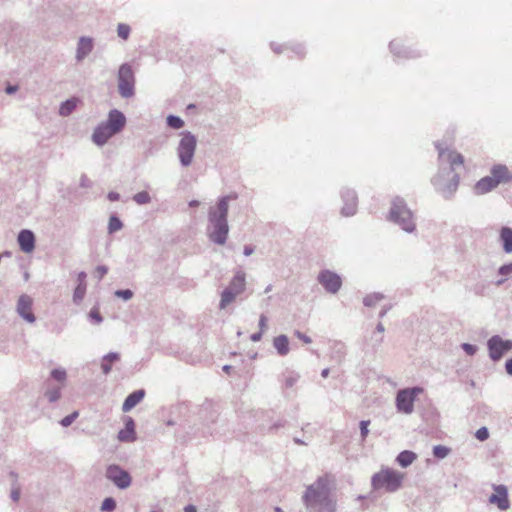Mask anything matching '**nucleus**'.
Returning <instances> with one entry per match:
<instances>
[{"label":"nucleus","mask_w":512,"mask_h":512,"mask_svg":"<svg viewBox=\"0 0 512 512\" xmlns=\"http://www.w3.org/2000/svg\"><path fill=\"white\" fill-rule=\"evenodd\" d=\"M301 500L307 512H336L337 503L331 496L329 475L319 476L308 485Z\"/></svg>","instance_id":"f257e3e1"},{"label":"nucleus","mask_w":512,"mask_h":512,"mask_svg":"<svg viewBox=\"0 0 512 512\" xmlns=\"http://www.w3.org/2000/svg\"><path fill=\"white\" fill-rule=\"evenodd\" d=\"M228 198L224 197L219 200L216 210L210 212V222L213 230L210 232V239L217 244H224L228 235Z\"/></svg>","instance_id":"f03ea898"},{"label":"nucleus","mask_w":512,"mask_h":512,"mask_svg":"<svg viewBox=\"0 0 512 512\" xmlns=\"http://www.w3.org/2000/svg\"><path fill=\"white\" fill-rule=\"evenodd\" d=\"M512 181V173L505 165H494L489 176L481 178L474 185V192L477 195L486 194L495 189L499 184H505Z\"/></svg>","instance_id":"7ed1b4c3"},{"label":"nucleus","mask_w":512,"mask_h":512,"mask_svg":"<svg viewBox=\"0 0 512 512\" xmlns=\"http://www.w3.org/2000/svg\"><path fill=\"white\" fill-rule=\"evenodd\" d=\"M404 473L391 468H382L372 476L371 484L373 489H384L386 492L394 493L398 491L404 480Z\"/></svg>","instance_id":"20e7f679"},{"label":"nucleus","mask_w":512,"mask_h":512,"mask_svg":"<svg viewBox=\"0 0 512 512\" xmlns=\"http://www.w3.org/2000/svg\"><path fill=\"white\" fill-rule=\"evenodd\" d=\"M389 219L399 224L407 232H412L415 229L412 212L406 207L402 199L396 198L393 201Z\"/></svg>","instance_id":"39448f33"},{"label":"nucleus","mask_w":512,"mask_h":512,"mask_svg":"<svg viewBox=\"0 0 512 512\" xmlns=\"http://www.w3.org/2000/svg\"><path fill=\"white\" fill-rule=\"evenodd\" d=\"M424 392L419 386L398 390L395 398V406L399 413L410 415L414 411L416 398Z\"/></svg>","instance_id":"423d86ee"},{"label":"nucleus","mask_w":512,"mask_h":512,"mask_svg":"<svg viewBox=\"0 0 512 512\" xmlns=\"http://www.w3.org/2000/svg\"><path fill=\"white\" fill-rule=\"evenodd\" d=\"M245 285V274L242 271H238L221 294L220 308H226L238 295L242 294L245 290Z\"/></svg>","instance_id":"0eeeda50"},{"label":"nucleus","mask_w":512,"mask_h":512,"mask_svg":"<svg viewBox=\"0 0 512 512\" xmlns=\"http://www.w3.org/2000/svg\"><path fill=\"white\" fill-rule=\"evenodd\" d=\"M487 349L490 359L497 362L512 350V340L503 339L500 335H493L487 341Z\"/></svg>","instance_id":"6e6552de"},{"label":"nucleus","mask_w":512,"mask_h":512,"mask_svg":"<svg viewBox=\"0 0 512 512\" xmlns=\"http://www.w3.org/2000/svg\"><path fill=\"white\" fill-rule=\"evenodd\" d=\"M105 476L117 488L122 490L127 489L132 483L130 474L116 464H111L106 468Z\"/></svg>","instance_id":"1a4fd4ad"},{"label":"nucleus","mask_w":512,"mask_h":512,"mask_svg":"<svg viewBox=\"0 0 512 512\" xmlns=\"http://www.w3.org/2000/svg\"><path fill=\"white\" fill-rule=\"evenodd\" d=\"M195 149L196 138L190 133L184 134L178 147V155L182 165L188 166L191 164Z\"/></svg>","instance_id":"9d476101"},{"label":"nucleus","mask_w":512,"mask_h":512,"mask_svg":"<svg viewBox=\"0 0 512 512\" xmlns=\"http://www.w3.org/2000/svg\"><path fill=\"white\" fill-rule=\"evenodd\" d=\"M118 87L123 97L127 98L133 95L134 74L131 67L127 64L122 65L119 69Z\"/></svg>","instance_id":"9b49d317"},{"label":"nucleus","mask_w":512,"mask_h":512,"mask_svg":"<svg viewBox=\"0 0 512 512\" xmlns=\"http://www.w3.org/2000/svg\"><path fill=\"white\" fill-rule=\"evenodd\" d=\"M318 281L330 293H336L342 285L340 276L329 270L320 272Z\"/></svg>","instance_id":"f8f14e48"},{"label":"nucleus","mask_w":512,"mask_h":512,"mask_svg":"<svg viewBox=\"0 0 512 512\" xmlns=\"http://www.w3.org/2000/svg\"><path fill=\"white\" fill-rule=\"evenodd\" d=\"M494 493L490 495L489 502L496 505L500 510L505 511L510 507L508 490L504 485H494Z\"/></svg>","instance_id":"ddd939ff"},{"label":"nucleus","mask_w":512,"mask_h":512,"mask_svg":"<svg viewBox=\"0 0 512 512\" xmlns=\"http://www.w3.org/2000/svg\"><path fill=\"white\" fill-rule=\"evenodd\" d=\"M439 159L447 162L451 169L455 170L458 167L464 165V157L461 153L456 150L444 149L440 145H437Z\"/></svg>","instance_id":"4468645a"},{"label":"nucleus","mask_w":512,"mask_h":512,"mask_svg":"<svg viewBox=\"0 0 512 512\" xmlns=\"http://www.w3.org/2000/svg\"><path fill=\"white\" fill-rule=\"evenodd\" d=\"M125 123V116L118 110H112L109 113L107 122L104 124L112 129V133L116 134L123 129Z\"/></svg>","instance_id":"2eb2a0df"},{"label":"nucleus","mask_w":512,"mask_h":512,"mask_svg":"<svg viewBox=\"0 0 512 512\" xmlns=\"http://www.w3.org/2000/svg\"><path fill=\"white\" fill-rule=\"evenodd\" d=\"M120 442H134L136 440L135 422L131 417H128L125 421L124 429L118 432L117 436Z\"/></svg>","instance_id":"dca6fc26"},{"label":"nucleus","mask_w":512,"mask_h":512,"mask_svg":"<svg viewBox=\"0 0 512 512\" xmlns=\"http://www.w3.org/2000/svg\"><path fill=\"white\" fill-rule=\"evenodd\" d=\"M18 244L25 253H31L35 248V236L30 230H22L18 235Z\"/></svg>","instance_id":"f3484780"},{"label":"nucleus","mask_w":512,"mask_h":512,"mask_svg":"<svg viewBox=\"0 0 512 512\" xmlns=\"http://www.w3.org/2000/svg\"><path fill=\"white\" fill-rule=\"evenodd\" d=\"M146 392L144 389H139L130 393L123 402L122 411L129 412L137 406L145 397Z\"/></svg>","instance_id":"a211bd4d"},{"label":"nucleus","mask_w":512,"mask_h":512,"mask_svg":"<svg viewBox=\"0 0 512 512\" xmlns=\"http://www.w3.org/2000/svg\"><path fill=\"white\" fill-rule=\"evenodd\" d=\"M114 134L115 133H112V129L110 127H107L104 123H102L95 129L92 139L97 145H103Z\"/></svg>","instance_id":"6ab92c4d"},{"label":"nucleus","mask_w":512,"mask_h":512,"mask_svg":"<svg viewBox=\"0 0 512 512\" xmlns=\"http://www.w3.org/2000/svg\"><path fill=\"white\" fill-rule=\"evenodd\" d=\"M19 315L25 320H35L32 313V300L28 296H21L17 306Z\"/></svg>","instance_id":"aec40b11"},{"label":"nucleus","mask_w":512,"mask_h":512,"mask_svg":"<svg viewBox=\"0 0 512 512\" xmlns=\"http://www.w3.org/2000/svg\"><path fill=\"white\" fill-rule=\"evenodd\" d=\"M62 388L63 387L59 385H52L48 380L46 383V390L43 395L48 400V402L54 403L61 398Z\"/></svg>","instance_id":"412c9836"},{"label":"nucleus","mask_w":512,"mask_h":512,"mask_svg":"<svg viewBox=\"0 0 512 512\" xmlns=\"http://www.w3.org/2000/svg\"><path fill=\"white\" fill-rule=\"evenodd\" d=\"M273 346L280 356H286L289 353V341L285 335L275 337L273 340Z\"/></svg>","instance_id":"4be33fe9"},{"label":"nucleus","mask_w":512,"mask_h":512,"mask_svg":"<svg viewBox=\"0 0 512 512\" xmlns=\"http://www.w3.org/2000/svg\"><path fill=\"white\" fill-rule=\"evenodd\" d=\"M417 459V454L410 450H404L396 457V462L402 467L407 468Z\"/></svg>","instance_id":"5701e85b"},{"label":"nucleus","mask_w":512,"mask_h":512,"mask_svg":"<svg viewBox=\"0 0 512 512\" xmlns=\"http://www.w3.org/2000/svg\"><path fill=\"white\" fill-rule=\"evenodd\" d=\"M385 328L381 322H378L377 325L372 329L371 335L366 336V339L371 342L373 346L379 345L384 338Z\"/></svg>","instance_id":"b1692460"},{"label":"nucleus","mask_w":512,"mask_h":512,"mask_svg":"<svg viewBox=\"0 0 512 512\" xmlns=\"http://www.w3.org/2000/svg\"><path fill=\"white\" fill-rule=\"evenodd\" d=\"M385 297L379 293H371L364 297L363 303L367 307H384Z\"/></svg>","instance_id":"393cba45"},{"label":"nucleus","mask_w":512,"mask_h":512,"mask_svg":"<svg viewBox=\"0 0 512 512\" xmlns=\"http://www.w3.org/2000/svg\"><path fill=\"white\" fill-rule=\"evenodd\" d=\"M500 239L506 253H512V228L503 227L500 231Z\"/></svg>","instance_id":"a878e982"},{"label":"nucleus","mask_w":512,"mask_h":512,"mask_svg":"<svg viewBox=\"0 0 512 512\" xmlns=\"http://www.w3.org/2000/svg\"><path fill=\"white\" fill-rule=\"evenodd\" d=\"M92 40L89 38H81L78 43L77 58H84L92 50Z\"/></svg>","instance_id":"bb28decb"},{"label":"nucleus","mask_w":512,"mask_h":512,"mask_svg":"<svg viewBox=\"0 0 512 512\" xmlns=\"http://www.w3.org/2000/svg\"><path fill=\"white\" fill-rule=\"evenodd\" d=\"M357 201L354 195H348L345 201V205L342 208V214L345 216H352L356 213Z\"/></svg>","instance_id":"cd10ccee"},{"label":"nucleus","mask_w":512,"mask_h":512,"mask_svg":"<svg viewBox=\"0 0 512 512\" xmlns=\"http://www.w3.org/2000/svg\"><path fill=\"white\" fill-rule=\"evenodd\" d=\"M50 376L53 380L58 382L59 386L64 387L67 380V372L64 368H55L50 372Z\"/></svg>","instance_id":"c85d7f7f"},{"label":"nucleus","mask_w":512,"mask_h":512,"mask_svg":"<svg viewBox=\"0 0 512 512\" xmlns=\"http://www.w3.org/2000/svg\"><path fill=\"white\" fill-rule=\"evenodd\" d=\"M77 106V99H70L64 102L60 107V114L62 116L69 115Z\"/></svg>","instance_id":"c756f323"},{"label":"nucleus","mask_w":512,"mask_h":512,"mask_svg":"<svg viewBox=\"0 0 512 512\" xmlns=\"http://www.w3.org/2000/svg\"><path fill=\"white\" fill-rule=\"evenodd\" d=\"M102 512H113L116 509V501L112 497H107L103 500L101 504Z\"/></svg>","instance_id":"7c9ffc66"},{"label":"nucleus","mask_w":512,"mask_h":512,"mask_svg":"<svg viewBox=\"0 0 512 512\" xmlns=\"http://www.w3.org/2000/svg\"><path fill=\"white\" fill-rule=\"evenodd\" d=\"M449 452V448L443 445H436L433 447V455L438 459H444L448 456Z\"/></svg>","instance_id":"2f4dec72"},{"label":"nucleus","mask_w":512,"mask_h":512,"mask_svg":"<svg viewBox=\"0 0 512 512\" xmlns=\"http://www.w3.org/2000/svg\"><path fill=\"white\" fill-rule=\"evenodd\" d=\"M167 123L171 128L180 129L184 126V122L177 116L170 115L167 117Z\"/></svg>","instance_id":"473e14b6"},{"label":"nucleus","mask_w":512,"mask_h":512,"mask_svg":"<svg viewBox=\"0 0 512 512\" xmlns=\"http://www.w3.org/2000/svg\"><path fill=\"white\" fill-rule=\"evenodd\" d=\"M130 27L127 24H119L117 27V34L123 40H127L130 34Z\"/></svg>","instance_id":"72a5a7b5"},{"label":"nucleus","mask_w":512,"mask_h":512,"mask_svg":"<svg viewBox=\"0 0 512 512\" xmlns=\"http://www.w3.org/2000/svg\"><path fill=\"white\" fill-rule=\"evenodd\" d=\"M121 227H122V223L117 217H115V216L110 217L109 226H108L110 233L120 230Z\"/></svg>","instance_id":"f704fd0d"},{"label":"nucleus","mask_w":512,"mask_h":512,"mask_svg":"<svg viewBox=\"0 0 512 512\" xmlns=\"http://www.w3.org/2000/svg\"><path fill=\"white\" fill-rule=\"evenodd\" d=\"M299 380V375L296 373H290L285 377L284 384L286 388L293 387Z\"/></svg>","instance_id":"c9c22d12"},{"label":"nucleus","mask_w":512,"mask_h":512,"mask_svg":"<svg viewBox=\"0 0 512 512\" xmlns=\"http://www.w3.org/2000/svg\"><path fill=\"white\" fill-rule=\"evenodd\" d=\"M78 415H79V413L77 411H74L73 413H71V414L65 416L63 419H61L60 424L63 427H68L76 420Z\"/></svg>","instance_id":"e433bc0d"},{"label":"nucleus","mask_w":512,"mask_h":512,"mask_svg":"<svg viewBox=\"0 0 512 512\" xmlns=\"http://www.w3.org/2000/svg\"><path fill=\"white\" fill-rule=\"evenodd\" d=\"M133 199L138 204H146L150 201V196H149L148 192L142 191V192L135 194Z\"/></svg>","instance_id":"4c0bfd02"},{"label":"nucleus","mask_w":512,"mask_h":512,"mask_svg":"<svg viewBox=\"0 0 512 512\" xmlns=\"http://www.w3.org/2000/svg\"><path fill=\"white\" fill-rule=\"evenodd\" d=\"M369 424H370V421L369 420H362L360 422V434H361V439L362 440H365L368 433H369Z\"/></svg>","instance_id":"58836bf2"},{"label":"nucleus","mask_w":512,"mask_h":512,"mask_svg":"<svg viewBox=\"0 0 512 512\" xmlns=\"http://www.w3.org/2000/svg\"><path fill=\"white\" fill-rule=\"evenodd\" d=\"M475 437L479 440V441H485L488 439L489 437V431L486 427H481L479 428L476 433H475Z\"/></svg>","instance_id":"ea45409f"},{"label":"nucleus","mask_w":512,"mask_h":512,"mask_svg":"<svg viewBox=\"0 0 512 512\" xmlns=\"http://www.w3.org/2000/svg\"><path fill=\"white\" fill-rule=\"evenodd\" d=\"M86 291L85 284L79 283V285L76 287L74 292V299L75 300H82L84 297Z\"/></svg>","instance_id":"a19ab883"},{"label":"nucleus","mask_w":512,"mask_h":512,"mask_svg":"<svg viewBox=\"0 0 512 512\" xmlns=\"http://www.w3.org/2000/svg\"><path fill=\"white\" fill-rule=\"evenodd\" d=\"M462 349L470 356L474 355L477 352V347L469 343H463Z\"/></svg>","instance_id":"79ce46f5"},{"label":"nucleus","mask_w":512,"mask_h":512,"mask_svg":"<svg viewBox=\"0 0 512 512\" xmlns=\"http://www.w3.org/2000/svg\"><path fill=\"white\" fill-rule=\"evenodd\" d=\"M118 297H121L123 298L124 300H128L132 297L133 293L131 290L129 289H126V290H118L116 291L115 293Z\"/></svg>","instance_id":"37998d69"},{"label":"nucleus","mask_w":512,"mask_h":512,"mask_svg":"<svg viewBox=\"0 0 512 512\" xmlns=\"http://www.w3.org/2000/svg\"><path fill=\"white\" fill-rule=\"evenodd\" d=\"M511 273H512V263L505 264V265L501 266L500 269H499V274L500 275L508 276Z\"/></svg>","instance_id":"c03bdc74"},{"label":"nucleus","mask_w":512,"mask_h":512,"mask_svg":"<svg viewBox=\"0 0 512 512\" xmlns=\"http://www.w3.org/2000/svg\"><path fill=\"white\" fill-rule=\"evenodd\" d=\"M103 358L105 359V361L114 363L119 360L120 356L116 352H110L107 355H105Z\"/></svg>","instance_id":"a18cd8bd"},{"label":"nucleus","mask_w":512,"mask_h":512,"mask_svg":"<svg viewBox=\"0 0 512 512\" xmlns=\"http://www.w3.org/2000/svg\"><path fill=\"white\" fill-rule=\"evenodd\" d=\"M111 362L105 361V359H102L101 368L104 374H108L111 371Z\"/></svg>","instance_id":"49530a36"},{"label":"nucleus","mask_w":512,"mask_h":512,"mask_svg":"<svg viewBox=\"0 0 512 512\" xmlns=\"http://www.w3.org/2000/svg\"><path fill=\"white\" fill-rule=\"evenodd\" d=\"M20 498V489L19 488H13L11 491V499L14 502H17Z\"/></svg>","instance_id":"de8ad7c7"},{"label":"nucleus","mask_w":512,"mask_h":512,"mask_svg":"<svg viewBox=\"0 0 512 512\" xmlns=\"http://www.w3.org/2000/svg\"><path fill=\"white\" fill-rule=\"evenodd\" d=\"M295 335L301 339L303 342L305 343H310L311 342V338L303 333H301L300 331H296L295 332Z\"/></svg>","instance_id":"09e8293b"},{"label":"nucleus","mask_w":512,"mask_h":512,"mask_svg":"<svg viewBox=\"0 0 512 512\" xmlns=\"http://www.w3.org/2000/svg\"><path fill=\"white\" fill-rule=\"evenodd\" d=\"M506 373L512 376V357L505 363Z\"/></svg>","instance_id":"8fccbe9b"},{"label":"nucleus","mask_w":512,"mask_h":512,"mask_svg":"<svg viewBox=\"0 0 512 512\" xmlns=\"http://www.w3.org/2000/svg\"><path fill=\"white\" fill-rule=\"evenodd\" d=\"M96 273L98 274L99 278H102L107 273V268L104 266H98L96 268Z\"/></svg>","instance_id":"3c124183"},{"label":"nucleus","mask_w":512,"mask_h":512,"mask_svg":"<svg viewBox=\"0 0 512 512\" xmlns=\"http://www.w3.org/2000/svg\"><path fill=\"white\" fill-rule=\"evenodd\" d=\"M261 336H262L261 332H256V333L251 334L250 339L253 342H257L261 339Z\"/></svg>","instance_id":"603ef678"},{"label":"nucleus","mask_w":512,"mask_h":512,"mask_svg":"<svg viewBox=\"0 0 512 512\" xmlns=\"http://www.w3.org/2000/svg\"><path fill=\"white\" fill-rule=\"evenodd\" d=\"M458 183H459V176L458 175H455L453 177V183H452V189H451V192H454L458 186Z\"/></svg>","instance_id":"864d4df0"},{"label":"nucleus","mask_w":512,"mask_h":512,"mask_svg":"<svg viewBox=\"0 0 512 512\" xmlns=\"http://www.w3.org/2000/svg\"><path fill=\"white\" fill-rule=\"evenodd\" d=\"M184 511L185 512H197L196 507L194 505H187L184 508Z\"/></svg>","instance_id":"5fc2aeb1"},{"label":"nucleus","mask_w":512,"mask_h":512,"mask_svg":"<svg viewBox=\"0 0 512 512\" xmlns=\"http://www.w3.org/2000/svg\"><path fill=\"white\" fill-rule=\"evenodd\" d=\"M284 426V421L282 420H279L277 421L276 423L273 424V426L271 427L272 429H278L280 427H283Z\"/></svg>","instance_id":"6e6d98bb"},{"label":"nucleus","mask_w":512,"mask_h":512,"mask_svg":"<svg viewBox=\"0 0 512 512\" xmlns=\"http://www.w3.org/2000/svg\"><path fill=\"white\" fill-rule=\"evenodd\" d=\"M252 252H253V249H252V248H250V247H245V249H244V254H245V255L249 256L250 254H252Z\"/></svg>","instance_id":"4d7b16f0"},{"label":"nucleus","mask_w":512,"mask_h":512,"mask_svg":"<svg viewBox=\"0 0 512 512\" xmlns=\"http://www.w3.org/2000/svg\"><path fill=\"white\" fill-rule=\"evenodd\" d=\"M321 375H322V377H324V378L328 377V375H329V369H328V368L323 369V370H322V372H321Z\"/></svg>","instance_id":"13d9d810"},{"label":"nucleus","mask_w":512,"mask_h":512,"mask_svg":"<svg viewBox=\"0 0 512 512\" xmlns=\"http://www.w3.org/2000/svg\"><path fill=\"white\" fill-rule=\"evenodd\" d=\"M199 204H200V203H199V201H197V200H193V201H190V202H189V206H190V207H197Z\"/></svg>","instance_id":"bf43d9fd"},{"label":"nucleus","mask_w":512,"mask_h":512,"mask_svg":"<svg viewBox=\"0 0 512 512\" xmlns=\"http://www.w3.org/2000/svg\"><path fill=\"white\" fill-rule=\"evenodd\" d=\"M85 277H86L85 273L82 272V273L79 274V281H80V283L85 284L84 283Z\"/></svg>","instance_id":"052dcab7"},{"label":"nucleus","mask_w":512,"mask_h":512,"mask_svg":"<svg viewBox=\"0 0 512 512\" xmlns=\"http://www.w3.org/2000/svg\"><path fill=\"white\" fill-rule=\"evenodd\" d=\"M109 199L112 200V201H115L118 199V195L117 194H114V193H110L109 194Z\"/></svg>","instance_id":"680f3d73"},{"label":"nucleus","mask_w":512,"mask_h":512,"mask_svg":"<svg viewBox=\"0 0 512 512\" xmlns=\"http://www.w3.org/2000/svg\"><path fill=\"white\" fill-rule=\"evenodd\" d=\"M6 91H7V93L11 94V93H13L14 91H16V87L8 86V87L6 88Z\"/></svg>","instance_id":"e2e57ef3"},{"label":"nucleus","mask_w":512,"mask_h":512,"mask_svg":"<svg viewBox=\"0 0 512 512\" xmlns=\"http://www.w3.org/2000/svg\"><path fill=\"white\" fill-rule=\"evenodd\" d=\"M231 369H232V366H230V365H224L223 366V371L226 372V373H229Z\"/></svg>","instance_id":"0e129e2a"},{"label":"nucleus","mask_w":512,"mask_h":512,"mask_svg":"<svg viewBox=\"0 0 512 512\" xmlns=\"http://www.w3.org/2000/svg\"><path fill=\"white\" fill-rule=\"evenodd\" d=\"M274 512H284L283 509L279 506L274 507Z\"/></svg>","instance_id":"69168bd1"},{"label":"nucleus","mask_w":512,"mask_h":512,"mask_svg":"<svg viewBox=\"0 0 512 512\" xmlns=\"http://www.w3.org/2000/svg\"><path fill=\"white\" fill-rule=\"evenodd\" d=\"M294 441L297 443V444H304V442L301 440V439H298V438H295Z\"/></svg>","instance_id":"338daca9"},{"label":"nucleus","mask_w":512,"mask_h":512,"mask_svg":"<svg viewBox=\"0 0 512 512\" xmlns=\"http://www.w3.org/2000/svg\"><path fill=\"white\" fill-rule=\"evenodd\" d=\"M259 323H260L261 328H263L265 326V324H266V322H264V321H261Z\"/></svg>","instance_id":"774afa93"}]
</instances>
